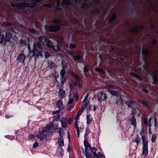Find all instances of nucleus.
I'll use <instances>...</instances> for the list:
<instances>
[{
  "label": "nucleus",
  "mask_w": 158,
  "mask_h": 158,
  "mask_svg": "<svg viewBox=\"0 0 158 158\" xmlns=\"http://www.w3.org/2000/svg\"><path fill=\"white\" fill-rule=\"evenodd\" d=\"M143 70L147 73L149 74L152 77L153 81V84L155 85H158V78L157 76V72L156 71L153 76L152 74V71L151 69L149 66L147 64L144 68Z\"/></svg>",
  "instance_id": "nucleus-1"
},
{
  "label": "nucleus",
  "mask_w": 158,
  "mask_h": 158,
  "mask_svg": "<svg viewBox=\"0 0 158 158\" xmlns=\"http://www.w3.org/2000/svg\"><path fill=\"white\" fill-rule=\"evenodd\" d=\"M32 51L33 55L32 56H35L38 57L40 56H42V48L40 42H38L36 45H34Z\"/></svg>",
  "instance_id": "nucleus-2"
},
{
  "label": "nucleus",
  "mask_w": 158,
  "mask_h": 158,
  "mask_svg": "<svg viewBox=\"0 0 158 158\" xmlns=\"http://www.w3.org/2000/svg\"><path fill=\"white\" fill-rule=\"evenodd\" d=\"M146 137L144 135L142 136L143 143V150L142 155L146 156L148 154V140H146Z\"/></svg>",
  "instance_id": "nucleus-3"
},
{
  "label": "nucleus",
  "mask_w": 158,
  "mask_h": 158,
  "mask_svg": "<svg viewBox=\"0 0 158 158\" xmlns=\"http://www.w3.org/2000/svg\"><path fill=\"white\" fill-rule=\"evenodd\" d=\"M117 88L118 87L116 86L111 85H109L107 86V91L112 95L116 96L118 94V92L115 91L114 90H111L110 89H115Z\"/></svg>",
  "instance_id": "nucleus-4"
},
{
  "label": "nucleus",
  "mask_w": 158,
  "mask_h": 158,
  "mask_svg": "<svg viewBox=\"0 0 158 158\" xmlns=\"http://www.w3.org/2000/svg\"><path fill=\"white\" fill-rule=\"evenodd\" d=\"M106 94L103 92L99 93L97 96L98 100L99 102H102L106 100L107 98Z\"/></svg>",
  "instance_id": "nucleus-5"
},
{
  "label": "nucleus",
  "mask_w": 158,
  "mask_h": 158,
  "mask_svg": "<svg viewBox=\"0 0 158 158\" xmlns=\"http://www.w3.org/2000/svg\"><path fill=\"white\" fill-rule=\"evenodd\" d=\"M142 53L146 58L152 55V53L147 48H143Z\"/></svg>",
  "instance_id": "nucleus-6"
},
{
  "label": "nucleus",
  "mask_w": 158,
  "mask_h": 158,
  "mask_svg": "<svg viewBox=\"0 0 158 158\" xmlns=\"http://www.w3.org/2000/svg\"><path fill=\"white\" fill-rule=\"evenodd\" d=\"M47 47L50 48L51 49L54 50L55 52L59 51V49L58 46H55L52 47L51 42L50 40H48L47 43Z\"/></svg>",
  "instance_id": "nucleus-7"
},
{
  "label": "nucleus",
  "mask_w": 158,
  "mask_h": 158,
  "mask_svg": "<svg viewBox=\"0 0 158 158\" xmlns=\"http://www.w3.org/2000/svg\"><path fill=\"white\" fill-rule=\"evenodd\" d=\"M34 6V5H31L26 3L20 4L16 5V6L19 9H23L25 7H32Z\"/></svg>",
  "instance_id": "nucleus-8"
},
{
  "label": "nucleus",
  "mask_w": 158,
  "mask_h": 158,
  "mask_svg": "<svg viewBox=\"0 0 158 158\" xmlns=\"http://www.w3.org/2000/svg\"><path fill=\"white\" fill-rule=\"evenodd\" d=\"M60 29V27L58 26H51L49 27L48 30L49 31L55 32L59 31Z\"/></svg>",
  "instance_id": "nucleus-9"
},
{
  "label": "nucleus",
  "mask_w": 158,
  "mask_h": 158,
  "mask_svg": "<svg viewBox=\"0 0 158 158\" xmlns=\"http://www.w3.org/2000/svg\"><path fill=\"white\" fill-rule=\"evenodd\" d=\"M58 94L59 97L61 98H64L65 96V91L62 89H60Z\"/></svg>",
  "instance_id": "nucleus-10"
},
{
  "label": "nucleus",
  "mask_w": 158,
  "mask_h": 158,
  "mask_svg": "<svg viewBox=\"0 0 158 158\" xmlns=\"http://www.w3.org/2000/svg\"><path fill=\"white\" fill-rule=\"evenodd\" d=\"M25 59V56L24 54L21 53L19 55L18 57V60L20 62L23 63L24 62Z\"/></svg>",
  "instance_id": "nucleus-11"
},
{
  "label": "nucleus",
  "mask_w": 158,
  "mask_h": 158,
  "mask_svg": "<svg viewBox=\"0 0 158 158\" xmlns=\"http://www.w3.org/2000/svg\"><path fill=\"white\" fill-rule=\"evenodd\" d=\"M142 118L141 119L142 124L143 125L144 124L146 126L148 125L147 123V120L146 117V115L143 114L142 115Z\"/></svg>",
  "instance_id": "nucleus-12"
},
{
  "label": "nucleus",
  "mask_w": 158,
  "mask_h": 158,
  "mask_svg": "<svg viewBox=\"0 0 158 158\" xmlns=\"http://www.w3.org/2000/svg\"><path fill=\"white\" fill-rule=\"evenodd\" d=\"M84 146L85 148V153H86V152H87L88 150L89 149H90V148L91 147L90 145L89 144V143L86 140V139H85L84 141Z\"/></svg>",
  "instance_id": "nucleus-13"
},
{
  "label": "nucleus",
  "mask_w": 158,
  "mask_h": 158,
  "mask_svg": "<svg viewBox=\"0 0 158 158\" xmlns=\"http://www.w3.org/2000/svg\"><path fill=\"white\" fill-rule=\"evenodd\" d=\"M67 120L65 118L63 117L61 120V123L62 127L65 128L67 127Z\"/></svg>",
  "instance_id": "nucleus-14"
},
{
  "label": "nucleus",
  "mask_w": 158,
  "mask_h": 158,
  "mask_svg": "<svg viewBox=\"0 0 158 158\" xmlns=\"http://www.w3.org/2000/svg\"><path fill=\"white\" fill-rule=\"evenodd\" d=\"M56 106L60 109H63L64 108V106L61 100H60L57 102Z\"/></svg>",
  "instance_id": "nucleus-15"
},
{
  "label": "nucleus",
  "mask_w": 158,
  "mask_h": 158,
  "mask_svg": "<svg viewBox=\"0 0 158 158\" xmlns=\"http://www.w3.org/2000/svg\"><path fill=\"white\" fill-rule=\"evenodd\" d=\"M11 37V34L9 32H7L6 35V37L5 38L4 42L6 43L7 41H10Z\"/></svg>",
  "instance_id": "nucleus-16"
},
{
  "label": "nucleus",
  "mask_w": 158,
  "mask_h": 158,
  "mask_svg": "<svg viewBox=\"0 0 158 158\" xmlns=\"http://www.w3.org/2000/svg\"><path fill=\"white\" fill-rule=\"evenodd\" d=\"M69 73L73 77H74L75 80L77 81H78L80 79V77L79 76H77L76 74L72 71H70L69 72Z\"/></svg>",
  "instance_id": "nucleus-17"
},
{
  "label": "nucleus",
  "mask_w": 158,
  "mask_h": 158,
  "mask_svg": "<svg viewBox=\"0 0 158 158\" xmlns=\"http://www.w3.org/2000/svg\"><path fill=\"white\" fill-rule=\"evenodd\" d=\"M94 158H103L104 156L100 152H98L93 155Z\"/></svg>",
  "instance_id": "nucleus-18"
},
{
  "label": "nucleus",
  "mask_w": 158,
  "mask_h": 158,
  "mask_svg": "<svg viewBox=\"0 0 158 158\" xmlns=\"http://www.w3.org/2000/svg\"><path fill=\"white\" fill-rule=\"evenodd\" d=\"M74 125H75V128L76 129L77 131V136L78 137H79V135H80V134H79L80 130H79V129L78 126L77 121L75 120V121L74 123Z\"/></svg>",
  "instance_id": "nucleus-19"
},
{
  "label": "nucleus",
  "mask_w": 158,
  "mask_h": 158,
  "mask_svg": "<svg viewBox=\"0 0 158 158\" xmlns=\"http://www.w3.org/2000/svg\"><path fill=\"white\" fill-rule=\"evenodd\" d=\"M74 125H75V128L76 129L77 131V136L78 137H79V135H80V134H79L80 130H79V129L78 126L77 121L75 120V121L74 123Z\"/></svg>",
  "instance_id": "nucleus-20"
},
{
  "label": "nucleus",
  "mask_w": 158,
  "mask_h": 158,
  "mask_svg": "<svg viewBox=\"0 0 158 158\" xmlns=\"http://www.w3.org/2000/svg\"><path fill=\"white\" fill-rule=\"evenodd\" d=\"M141 103L145 107L147 108L148 109L150 108V106L148 104V102L146 100H142Z\"/></svg>",
  "instance_id": "nucleus-21"
},
{
  "label": "nucleus",
  "mask_w": 158,
  "mask_h": 158,
  "mask_svg": "<svg viewBox=\"0 0 158 158\" xmlns=\"http://www.w3.org/2000/svg\"><path fill=\"white\" fill-rule=\"evenodd\" d=\"M58 143L59 146H63L64 145V141L62 138H60L58 139Z\"/></svg>",
  "instance_id": "nucleus-22"
},
{
  "label": "nucleus",
  "mask_w": 158,
  "mask_h": 158,
  "mask_svg": "<svg viewBox=\"0 0 158 158\" xmlns=\"http://www.w3.org/2000/svg\"><path fill=\"white\" fill-rule=\"evenodd\" d=\"M92 118L90 114L87 115V123L88 124H89L92 122Z\"/></svg>",
  "instance_id": "nucleus-23"
},
{
  "label": "nucleus",
  "mask_w": 158,
  "mask_h": 158,
  "mask_svg": "<svg viewBox=\"0 0 158 158\" xmlns=\"http://www.w3.org/2000/svg\"><path fill=\"white\" fill-rule=\"evenodd\" d=\"M83 102H85V103L82 107L85 109L89 103V101L87 100V97L85 98L83 100Z\"/></svg>",
  "instance_id": "nucleus-24"
},
{
  "label": "nucleus",
  "mask_w": 158,
  "mask_h": 158,
  "mask_svg": "<svg viewBox=\"0 0 158 158\" xmlns=\"http://www.w3.org/2000/svg\"><path fill=\"white\" fill-rule=\"evenodd\" d=\"M130 121L131 122V125L134 126V127H135L136 126V120L135 118L134 117L132 116L131 119Z\"/></svg>",
  "instance_id": "nucleus-25"
},
{
  "label": "nucleus",
  "mask_w": 158,
  "mask_h": 158,
  "mask_svg": "<svg viewBox=\"0 0 158 158\" xmlns=\"http://www.w3.org/2000/svg\"><path fill=\"white\" fill-rule=\"evenodd\" d=\"M5 40L4 35L2 34L1 32L0 31V44H2L4 43Z\"/></svg>",
  "instance_id": "nucleus-26"
},
{
  "label": "nucleus",
  "mask_w": 158,
  "mask_h": 158,
  "mask_svg": "<svg viewBox=\"0 0 158 158\" xmlns=\"http://www.w3.org/2000/svg\"><path fill=\"white\" fill-rule=\"evenodd\" d=\"M38 39L41 42L43 43L45 42L46 40V37L45 36H40Z\"/></svg>",
  "instance_id": "nucleus-27"
},
{
  "label": "nucleus",
  "mask_w": 158,
  "mask_h": 158,
  "mask_svg": "<svg viewBox=\"0 0 158 158\" xmlns=\"http://www.w3.org/2000/svg\"><path fill=\"white\" fill-rule=\"evenodd\" d=\"M53 125L52 124H50L49 126H48V125H47L46 126V130H45L44 131V130L43 129L42 131L44 132V131H48L50 129H52V128L53 127Z\"/></svg>",
  "instance_id": "nucleus-28"
},
{
  "label": "nucleus",
  "mask_w": 158,
  "mask_h": 158,
  "mask_svg": "<svg viewBox=\"0 0 158 158\" xmlns=\"http://www.w3.org/2000/svg\"><path fill=\"white\" fill-rule=\"evenodd\" d=\"M118 102H117V104L119 105H121L123 103V101L121 99L120 97H118Z\"/></svg>",
  "instance_id": "nucleus-29"
},
{
  "label": "nucleus",
  "mask_w": 158,
  "mask_h": 158,
  "mask_svg": "<svg viewBox=\"0 0 158 158\" xmlns=\"http://www.w3.org/2000/svg\"><path fill=\"white\" fill-rule=\"evenodd\" d=\"M60 118V115L58 114H57L53 117V119L54 121H57Z\"/></svg>",
  "instance_id": "nucleus-30"
},
{
  "label": "nucleus",
  "mask_w": 158,
  "mask_h": 158,
  "mask_svg": "<svg viewBox=\"0 0 158 158\" xmlns=\"http://www.w3.org/2000/svg\"><path fill=\"white\" fill-rule=\"evenodd\" d=\"M139 33L141 31L140 26V24L139 19H140V16H139ZM140 41V35L139 33V43Z\"/></svg>",
  "instance_id": "nucleus-31"
},
{
  "label": "nucleus",
  "mask_w": 158,
  "mask_h": 158,
  "mask_svg": "<svg viewBox=\"0 0 158 158\" xmlns=\"http://www.w3.org/2000/svg\"><path fill=\"white\" fill-rule=\"evenodd\" d=\"M59 133L60 137V138H62L63 136L64 133L62 129L60 128L59 130Z\"/></svg>",
  "instance_id": "nucleus-32"
},
{
  "label": "nucleus",
  "mask_w": 158,
  "mask_h": 158,
  "mask_svg": "<svg viewBox=\"0 0 158 158\" xmlns=\"http://www.w3.org/2000/svg\"><path fill=\"white\" fill-rule=\"evenodd\" d=\"M63 3L67 5H70L71 4V2L70 0H63Z\"/></svg>",
  "instance_id": "nucleus-33"
},
{
  "label": "nucleus",
  "mask_w": 158,
  "mask_h": 158,
  "mask_svg": "<svg viewBox=\"0 0 158 158\" xmlns=\"http://www.w3.org/2000/svg\"><path fill=\"white\" fill-rule=\"evenodd\" d=\"M96 71L102 74H104L105 73V71L104 70L99 68L96 69Z\"/></svg>",
  "instance_id": "nucleus-34"
},
{
  "label": "nucleus",
  "mask_w": 158,
  "mask_h": 158,
  "mask_svg": "<svg viewBox=\"0 0 158 158\" xmlns=\"http://www.w3.org/2000/svg\"><path fill=\"white\" fill-rule=\"evenodd\" d=\"M127 104L128 107L130 108H131L133 105V103L132 101L127 102Z\"/></svg>",
  "instance_id": "nucleus-35"
},
{
  "label": "nucleus",
  "mask_w": 158,
  "mask_h": 158,
  "mask_svg": "<svg viewBox=\"0 0 158 158\" xmlns=\"http://www.w3.org/2000/svg\"><path fill=\"white\" fill-rule=\"evenodd\" d=\"M65 72V69H62L60 71V75L61 77L64 76Z\"/></svg>",
  "instance_id": "nucleus-36"
},
{
  "label": "nucleus",
  "mask_w": 158,
  "mask_h": 158,
  "mask_svg": "<svg viewBox=\"0 0 158 158\" xmlns=\"http://www.w3.org/2000/svg\"><path fill=\"white\" fill-rule=\"evenodd\" d=\"M90 149L91 150V152L93 153V155L94 154L96 153V152L97 149L95 147H94L92 148H90Z\"/></svg>",
  "instance_id": "nucleus-37"
},
{
  "label": "nucleus",
  "mask_w": 158,
  "mask_h": 158,
  "mask_svg": "<svg viewBox=\"0 0 158 158\" xmlns=\"http://www.w3.org/2000/svg\"><path fill=\"white\" fill-rule=\"evenodd\" d=\"M85 156L87 158H93L91 154L86 152L85 153Z\"/></svg>",
  "instance_id": "nucleus-38"
},
{
  "label": "nucleus",
  "mask_w": 158,
  "mask_h": 158,
  "mask_svg": "<svg viewBox=\"0 0 158 158\" xmlns=\"http://www.w3.org/2000/svg\"><path fill=\"white\" fill-rule=\"evenodd\" d=\"M62 69H65L67 67V63L64 61H62Z\"/></svg>",
  "instance_id": "nucleus-39"
},
{
  "label": "nucleus",
  "mask_w": 158,
  "mask_h": 158,
  "mask_svg": "<svg viewBox=\"0 0 158 158\" xmlns=\"http://www.w3.org/2000/svg\"><path fill=\"white\" fill-rule=\"evenodd\" d=\"M115 18H116L115 13H114L112 15L110 18V21H113L115 19Z\"/></svg>",
  "instance_id": "nucleus-40"
},
{
  "label": "nucleus",
  "mask_w": 158,
  "mask_h": 158,
  "mask_svg": "<svg viewBox=\"0 0 158 158\" xmlns=\"http://www.w3.org/2000/svg\"><path fill=\"white\" fill-rule=\"evenodd\" d=\"M66 80V78L64 76L61 77V82L62 83V85H63L64 82Z\"/></svg>",
  "instance_id": "nucleus-41"
},
{
  "label": "nucleus",
  "mask_w": 158,
  "mask_h": 158,
  "mask_svg": "<svg viewBox=\"0 0 158 158\" xmlns=\"http://www.w3.org/2000/svg\"><path fill=\"white\" fill-rule=\"evenodd\" d=\"M156 135H153L152 136L151 140L152 143H154L156 140Z\"/></svg>",
  "instance_id": "nucleus-42"
},
{
  "label": "nucleus",
  "mask_w": 158,
  "mask_h": 158,
  "mask_svg": "<svg viewBox=\"0 0 158 158\" xmlns=\"http://www.w3.org/2000/svg\"><path fill=\"white\" fill-rule=\"evenodd\" d=\"M73 118V117L70 118L67 121V123L69 125H70L72 123V120Z\"/></svg>",
  "instance_id": "nucleus-43"
},
{
  "label": "nucleus",
  "mask_w": 158,
  "mask_h": 158,
  "mask_svg": "<svg viewBox=\"0 0 158 158\" xmlns=\"http://www.w3.org/2000/svg\"><path fill=\"white\" fill-rule=\"evenodd\" d=\"M90 132V131L89 128L87 127L86 129L85 133V136H87Z\"/></svg>",
  "instance_id": "nucleus-44"
},
{
  "label": "nucleus",
  "mask_w": 158,
  "mask_h": 158,
  "mask_svg": "<svg viewBox=\"0 0 158 158\" xmlns=\"http://www.w3.org/2000/svg\"><path fill=\"white\" fill-rule=\"evenodd\" d=\"M81 56H73V58L75 60H78L79 59L81 58Z\"/></svg>",
  "instance_id": "nucleus-45"
},
{
  "label": "nucleus",
  "mask_w": 158,
  "mask_h": 158,
  "mask_svg": "<svg viewBox=\"0 0 158 158\" xmlns=\"http://www.w3.org/2000/svg\"><path fill=\"white\" fill-rule=\"evenodd\" d=\"M74 107V106L73 105H72L71 106H69L66 109L68 111H70L72 109H73Z\"/></svg>",
  "instance_id": "nucleus-46"
},
{
  "label": "nucleus",
  "mask_w": 158,
  "mask_h": 158,
  "mask_svg": "<svg viewBox=\"0 0 158 158\" xmlns=\"http://www.w3.org/2000/svg\"><path fill=\"white\" fill-rule=\"evenodd\" d=\"M130 74L133 77H135L137 79L138 78V75L135 74H134V73H130Z\"/></svg>",
  "instance_id": "nucleus-47"
},
{
  "label": "nucleus",
  "mask_w": 158,
  "mask_h": 158,
  "mask_svg": "<svg viewBox=\"0 0 158 158\" xmlns=\"http://www.w3.org/2000/svg\"><path fill=\"white\" fill-rule=\"evenodd\" d=\"M3 25L4 26H9L11 25V24L9 23L6 22H4L3 23Z\"/></svg>",
  "instance_id": "nucleus-48"
},
{
  "label": "nucleus",
  "mask_w": 158,
  "mask_h": 158,
  "mask_svg": "<svg viewBox=\"0 0 158 158\" xmlns=\"http://www.w3.org/2000/svg\"><path fill=\"white\" fill-rule=\"evenodd\" d=\"M89 70L88 68L86 66H85L84 68V71L85 73L87 72Z\"/></svg>",
  "instance_id": "nucleus-49"
},
{
  "label": "nucleus",
  "mask_w": 158,
  "mask_h": 158,
  "mask_svg": "<svg viewBox=\"0 0 158 158\" xmlns=\"http://www.w3.org/2000/svg\"><path fill=\"white\" fill-rule=\"evenodd\" d=\"M76 47V46L74 44H71L69 45V48H74Z\"/></svg>",
  "instance_id": "nucleus-50"
},
{
  "label": "nucleus",
  "mask_w": 158,
  "mask_h": 158,
  "mask_svg": "<svg viewBox=\"0 0 158 158\" xmlns=\"http://www.w3.org/2000/svg\"><path fill=\"white\" fill-rule=\"evenodd\" d=\"M152 43L153 45H155L157 43V41L155 39H153L152 41Z\"/></svg>",
  "instance_id": "nucleus-51"
},
{
  "label": "nucleus",
  "mask_w": 158,
  "mask_h": 158,
  "mask_svg": "<svg viewBox=\"0 0 158 158\" xmlns=\"http://www.w3.org/2000/svg\"><path fill=\"white\" fill-rule=\"evenodd\" d=\"M38 145V143L37 142H35L33 144L34 148H36Z\"/></svg>",
  "instance_id": "nucleus-52"
},
{
  "label": "nucleus",
  "mask_w": 158,
  "mask_h": 158,
  "mask_svg": "<svg viewBox=\"0 0 158 158\" xmlns=\"http://www.w3.org/2000/svg\"><path fill=\"white\" fill-rule=\"evenodd\" d=\"M67 52L70 55L72 56H74V53L72 52H71L70 51H68Z\"/></svg>",
  "instance_id": "nucleus-53"
},
{
  "label": "nucleus",
  "mask_w": 158,
  "mask_h": 158,
  "mask_svg": "<svg viewBox=\"0 0 158 158\" xmlns=\"http://www.w3.org/2000/svg\"><path fill=\"white\" fill-rule=\"evenodd\" d=\"M29 31L32 33H34L35 32V30L34 29H29Z\"/></svg>",
  "instance_id": "nucleus-54"
},
{
  "label": "nucleus",
  "mask_w": 158,
  "mask_h": 158,
  "mask_svg": "<svg viewBox=\"0 0 158 158\" xmlns=\"http://www.w3.org/2000/svg\"><path fill=\"white\" fill-rule=\"evenodd\" d=\"M49 53L47 52L45 53V57L46 58H48L49 56Z\"/></svg>",
  "instance_id": "nucleus-55"
},
{
  "label": "nucleus",
  "mask_w": 158,
  "mask_h": 158,
  "mask_svg": "<svg viewBox=\"0 0 158 158\" xmlns=\"http://www.w3.org/2000/svg\"><path fill=\"white\" fill-rule=\"evenodd\" d=\"M60 0H57L56 4L57 6H60Z\"/></svg>",
  "instance_id": "nucleus-56"
},
{
  "label": "nucleus",
  "mask_w": 158,
  "mask_h": 158,
  "mask_svg": "<svg viewBox=\"0 0 158 158\" xmlns=\"http://www.w3.org/2000/svg\"><path fill=\"white\" fill-rule=\"evenodd\" d=\"M59 111H60L59 110H56L55 111H52V114H56V113H59Z\"/></svg>",
  "instance_id": "nucleus-57"
},
{
  "label": "nucleus",
  "mask_w": 158,
  "mask_h": 158,
  "mask_svg": "<svg viewBox=\"0 0 158 158\" xmlns=\"http://www.w3.org/2000/svg\"><path fill=\"white\" fill-rule=\"evenodd\" d=\"M74 96L77 100H78V96L76 93H75L74 94Z\"/></svg>",
  "instance_id": "nucleus-58"
},
{
  "label": "nucleus",
  "mask_w": 158,
  "mask_h": 158,
  "mask_svg": "<svg viewBox=\"0 0 158 158\" xmlns=\"http://www.w3.org/2000/svg\"><path fill=\"white\" fill-rule=\"evenodd\" d=\"M60 151L61 155V156H62L64 154V150H63L62 148H60Z\"/></svg>",
  "instance_id": "nucleus-59"
},
{
  "label": "nucleus",
  "mask_w": 158,
  "mask_h": 158,
  "mask_svg": "<svg viewBox=\"0 0 158 158\" xmlns=\"http://www.w3.org/2000/svg\"><path fill=\"white\" fill-rule=\"evenodd\" d=\"M73 101V100L72 99H70L68 102V104L69 105H70L72 103Z\"/></svg>",
  "instance_id": "nucleus-60"
},
{
  "label": "nucleus",
  "mask_w": 158,
  "mask_h": 158,
  "mask_svg": "<svg viewBox=\"0 0 158 158\" xmlns=\"http://www.w3.org/2000/svg\"><path fill=\"white\" fill-rule=\"evenodd\" d=\"M84 110V109H83V108L81 107V108H80V109H79V110H78V111H79V112L82 113Z\"/></svg>",
  "instance_id": "nucleus-61"
},
{
  "label": "nucleus",
  "mask_w": 158,
  "mask_h": 158,
  "mask_svg": "<svg viewBox=\"0 0 158 158\" xmlns=\"http://www.w3.org/2000/svg\"><path fill=\"white\" fill-rule=\"evenodd\" d=\"M143 91L144 92V93L146 94H147L148 93V90L145 89H143Z\"/></svg>",
  "instance_id": "nucleus-62"
},
{
  "label": "nucleus",
  "mask_w": 158,
  "mask_h": 158,
  "mask_svg": "<svg viewBox=\"0 0 158 158\" xmlns=\"http://www.w3.org/2000/svg\"><path fill=\"white\" fill-rule=\"evenodd\" d=\"M154 119H155V125H154V126L155 127H157V125H156V123H157V121H156V118H154Z\"/></svg>",
  "instance_id": "nucleus-63"
},
{
  "label": "nucleus",
  "mask_w": 158,
  "mask_h": 158,
  "mask_svg": "<svg viewBox=\"0 0 158 158\" xmlns=\"http://www.w3.org/2000/svg\"><path fill=\"white\" fill-rule=\"evenodd\" d=\"M53 22L55 23H57L60 22V21L57 20H54L53 21Z\"/></svg>",
  "instance_id": "nucleus-64"
}]
</instances>
